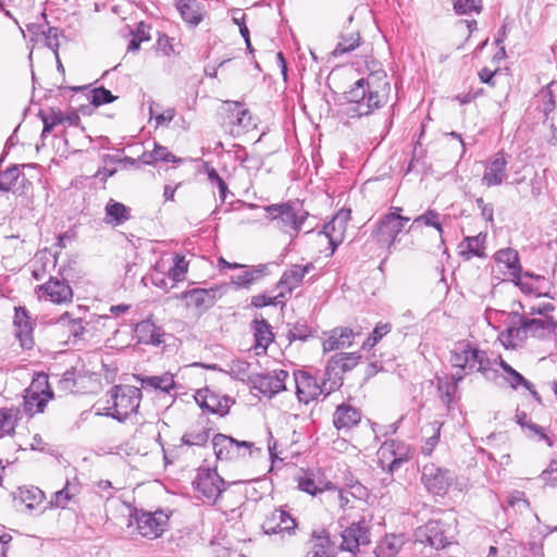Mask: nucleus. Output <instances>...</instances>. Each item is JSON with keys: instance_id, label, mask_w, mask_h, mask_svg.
Returning a JSON list of instances; mask_svg holds the SVG:
<instances>
[{"instance_id": "ea45409f", "label": "nucleus", "mask_w": 557, "mask_h": 557, "mask_svg": "<svg viewBox=\"0 0 557 557\" xmlns=\"http://www.w3.org/2000/svg\"><path fill=\"white\" fill-rule=\"evenodd\" d=\"M228 106L227 119L230 122L239 127L248 128L251 125V114L249 110L239 102H230Z\"/></svg>"}, {"instance_id": "c756f323", "label": "nucleus", "mask_w": 557, "mask_h": 557, "mask_svg": "<svg viewBox=\"0 0 557 557\" xmlns=\"http://www.w3.org/2000/svg\"><path fill=\"white\" fill-rule=\"evenodd\" d=\"M355 333L348 327H336L330 336L323 342L324 352L342 349L351 346Z\"/></svg>"}, {"instance_id": "69168bd1", "label": "nucleus", "mask_w": 557, "mask_h": 557, "mask_svg": "<svg viewBox=\"0 0 557 557\" xmlns=\"http://www.w3.org/2000/svg\"><path fill=\"white\" fill-rule=\"evenodd\" d=\"M21 175V171L16 165H13L7 169L2 174L0 181L4 186L8 187V191L15 185L18 176Z\"/></svg>"}, {"instance_id": "774afa93", "label": "nucleus", "mask_w": 557, "mask_h": 557, "mask_svg": "<svg viewBox=\"0 0 557 557\" xmlns=\"http://www.w3.org/2000/svg\"><path fill=\"white\" fill-rule=\"evenodd\" d=\"M59 386L64 392H73L76 386L75 371L73 369L66 370L61 379H59Z\"/></svg>"}, {"instance_id": "ddd939ff", "label": "nucleus", "mask_w": 557, "mask_h": 557, "mask_svg": "<svg viewBox=\"0 0 557 557\" xmlns=\"http://www.w3.org/2000/svg\"><path fill=\"white\" fill-rule=\"evenodd\" d=\"M213 450L219 460H232L245 456L246 451L250 454L253 446L251 442H239L224 434H215L212 440Z\"/></svg>"}, {"instance_id": "2f4dec72", "label": "nucleus", "mask_w": 557, "mask_h": 557, "mask_svg": "<svg viewBox=\"0 0 557 557\" xmlns=\"http://www.w3.org/2000/svg\"><path fill=\"white\" fill-rule=\"evenodd\" d=\"M240 270L242 271L238 274L231 276V282L237 287H249L264 276L267 267L263 264L251 268L243 265Z\"/></svg>"}, {"instance_id": "6e6d98bb", "label": "nucleus", "mask_w": 557, "mask_h": 557, "mask_svg": "<svg viewBox=\"0 0 557 557\" xmlns=\"http://www.w3.org/2000/svg\"><path fill=\"white\" fill-rule=\"evenodd\" d=\"M149 156L154 162H181V159L176 158L172 152H170L166 147H163L157 143H154V148Z\"/></svg>"}, {"instance_id": "5701e85b", "label": "nucleus", "mask_w": 557, "mask_h": 557, "mask_svg": "<svg viewBox=\"0 0 557 557\" xmlns=\"http://www.w3.org/2000/svg\"><path fill=\"white\" fill-rule=\"evenodd\" d=\"M135 380L140 384V391L170 394L171 391L176 388V382L171 372H164L160 375L136 374Z\"/></svg>"}, {"instance_id": "58836bf2", "label": "nucleus", "mask_w": 557, "mask_h": 557, "mask_svg": "<svg viewBox=\"0 0 557 557\" xmlns=\"http://www.w3.org/2000/svg\"><path fill=\"white\" fill-rule=\"evenodd\" d=\"M525 326L529 334L532 336L542 337L544 331L557 334V322L553 317H546L545 319H524Z\"/></svg>"}, {"instance_id": "f257e3e1", "label": "nucleus", "mask_w": 557, "mask_h": 557, "mask_svg": "<svg viewBox=\"0 0 557 557\" xmlns=\"http://www.w3.org/2000/svg\"><path fill=\"white\" fill-rule=\"evenodd\" d=\"M391 94V84L384 71H374L354 83L344 94L342 112L349 119L362 117L383 108Z\"/></svg>"}, {"instance_id": "680f3d73", "label": "nucleus", "mask_w": 557, "mask_h": 557, "mask_svg": "<svg viewBox=\"0 0 557 557\" xmlns=\"http://www.w3.org/2000/svg\"><path fill=\"white\" fill-rule=\"evenodd\" d=\"M442 425L443 424L437 421L432 423L433 434L425 441L424 445L421 448L422 453L425 456L431 455L434 447L437 445Z\"/></svg>"}, {"instance_id": "bf43d9fd", "label": "nucleus", "mask_w": 557, "mask_h": 557, "mask_svg": "<svg viewBox=\"0 0 557 557\" xmlns=\"http://www.w3.org/2000/svg\"><path fill=\"white\" fill-rule=\"evenodd\" d=\"M208 180L212 185H215L219 189V196L221 201H225L228 188L226 183L223 181V178L219 175L215 169L210 168L207 171Z\"/></svg>"}, {"instance_id": "4d7b16f0", "label": "nucleus", "mask_w": 557, "mask_h": 557, "mask_svg": "<svg viewBox=\"0 0 557 557\" xmlns=\"http://www.w3.org/2000/svg\"><path fill=\"white\" fill-rule=\"evenodd\" d=\"M61 35V30L58 27H48L44 30L45 45L54 52L55 58H58V51L60 47L59 37Z\"/></svg>"}, {"instance_id": "4c0bfd02", "label": "nucleus", "mask_w": 557, "mask_h": 557, "mask_svg": "<svg viewBox=\"0 0 557 557\" xmlns=\"http://www.w3.org/2000/svg\"><path fill=\"white\" fill-rule=\"evenodd\" d=\"M486 235L482 233L476 236L466 237L459 245L460 253L470 259L472 257H484V240Z\"/></svg>"}, {"instance_id": "bb28decb", "label": "nucleus", "mask_w": 557, "mask_h": 557, "mask_svg": "<svg viewBox=\"0 0 557 557\" xmlns=\"http://www.w3.org/2000/svg\"><path fill=\"white\" fill-rule=\"evenodd\" d=\"M360 420V411L346 403L338 405L333 414V423L337 430H350L356 426Z\"/></svg>"}, {"instance_id": "9b49d317", "label": "nucleus", "mask_w": 557, "mask_h": 557, "mask_svg": "<svg viewBox=\"0 0 557 557\" xmlns=\"http://www.w3.org/2000/svg\"><path fill=\"white\" fill-rule=\"evenodd\" d=\"M455 475L447 469L437 467L434 463L423 466L421 481L428 492L433 495H444L451 485Z\"/></svg>"}, {"instance_id": "c85d7f7f", "label": "nucleus", "mask_w": 557, "mask_h": 557, "mask_svg": "<svg viewBox=\"0 0 557 557\" xmlns=\"http://www.w3.org/2000/svg\"><path fill=\"white\" fill-rule=\"evenodd\" d=\"M311 543V548L306 554V557H333L335 550L334 543L325 530L313 531Z\"/></svg>"}, {"instance_id": "1a4fd4ad", "label": "nucleus", "mask_w": 557, "mask_h": 557, "mask_svg": "<svg viewBox=\"0 0 557 557\" xmlns=\"http://www.w3.org/2000/svg\"><path fill=\"white\" fill-rule=\"evenodd\" d=\"M327 379L319 384L312 375L305 371H297L294 373V383L296 386V394L299 401L308 404L318 398L320 395H329L337 385L335 381L327 387Z\"/></svg>"}, {"instance_id": "f3484780", "label": "nucleus", "mask_w": 557, "mask_h": 557, "mask_svg": "<svg viewBox=\"0 0 557 557\" xmlns=\"http://www.w3.org/2000/svg\"><path fill=\"white\" fill-rule=\"evenodd\" d=\"M370 543L369 529L364 521H359L347 527L342 532L341 549L349 552V557H355L361 545Z\"/></svg>"}, {"instance_id": "6e6552de", "label": "nucleus", "mask_w": 557, "mask_h": 557, "mask_svg": "<svg viewBox=\"0 0 557 557\" xmlns=\"http://www.w3.org/2000/svg\"><path fill=\"white\" fill-rule=\"evenodd\" d=\"M400 212L401 208L394 207L379 221L374 236L381 246L389 248L409 221V218L401 216Z\"/></svg>"}, {"instance_id": "a19ab883", "label": "nucleus", "mask_w": 557, "mask_h": 557, "mask_svg": "<svg viewBox=\"0 0 557 557\" xmlns=\"http://www.w3.org/2000/svg\"><path fill=\"white\" fill-rule=\"evenodd\" d=\"M404 545L403 535H387L377 546L375 554L377 557H395Z\"/></svg>"}, {"instance_id": "f8f14e48", "label": "nucleus", "mask_w": 557, "mask_h": 557, "mask_svg": "<svg viewBox=\"0 0 557 557\" xmlns=\"http://www.w3.org/2000/svg\"><path fill=\"white\" fill-rule=\"evenodd\" d=\"M53 397L52 391L49 388L48 379L42 375L35 380L24 399V410L29 416L42 412L47 403Z\"/></svg>"}, {"instance_id": "423d86ee", "label": "nucleus", "mask_w": 557, "mask_h": 557, "mask_svg": "<svg viewBox=\"0 0 557 557\" xmlns=\"http://www.w3.org/2000/svg\"><path fill=\"white\" fill-rule=\"evenodd\" d=\"M169 522V515L163 510H157L154 512L135 510L131 515L129 524L135 523L137 532L146 539L154 540L160 537Z\"/></svg>"}, {"instance_id": "393cba45", "label": "nucleus", "mask_w": 557, "mask_h": 557, "mask_svg": "<svg viewBox=\"0 0 557 557\" xmlns=\"http://www.w3.org/2000/svg\"><path fill=\"white\" fill-rule=\"evenodd\" d=\"M15 337L23 349H30L34 345L33 324L25 308H15L14 315Z\"/></svg>"}, {"instance_id": "79ce46f5", "label": "nucleus", "mask_w": 557, "mask_h": 557, "mask_svg": "<svg viewBox=\"0 0 557 557\" xmlns=\"http://www.w3.org/2000/svg\"><path fill=\"white\" fill-rule=\"evenodd\" d=\"M210 437V429L202 426H194L185 432L181 438L183 445L186 446H205Z\"/></svg>"}, {"instance_id": "cd10ccee", "label": "nucleus", "mask_w": 557, "mask_h": 557, "mask_svg": "<svg viewBox=\"0 0 557 557\" xmlns=\"http://www.w3.org/2000/svg\"><path fill=\"white\" fill-rule=\"evenodd\" d=\"M313 269L314 265L311 262L305 265L294 264L289 269L284 271L281 280L277 283V286L283 289H286L288 293H292L301 284L305 275Z\"/></svg>"}, {"instance_id": "e433bc0d", "label": "nucleus", "mask_w": 557, "mask_h": 557, "mask_svg": "<svg viewBox=\"0 0 557 557\" xmlns=\"http://www.w3.org/2000/svg\"><path fill=\"white\" fill-rule=\"evenodd\" d=\"M55 324L58 327L66 331L70 337H73L74 341L81 339L85 331L83 320L79 318H73L70 312L61 314L57 319Z\"/></svg>"}, {"instance_id": "864d4df0", "label": "nucleus", "mask_w": 557, "mask_h": 557, "mask_svg": "<svg viewBox=\"0 0 557 557\" xmlns=\"http://www.w3.org/2000/svg\"><path fill=\"white\" fill-rule=\"evenodd\" d=\"M458 383L454 381V383L443 382L438 381V392L441 393V400L446 406V408L449 410L453 403H454V394L456 392V386Z\"/></svg>"}, {"instance_id": "9d476101", "label": "nucleus", "mask_w": 557, "mask_h": 557, "mask_svg": "<svg viewBox=\"0 0 557 557\" xmlns=\"http://www.w3.org/2000/svg\"><path fill=\"white\" fill-rule=\"evenodd\" d=\"M225 482L215 470L205 469L197 474L194 486L198 497L214 504L224 488Z\"/></svg>"}, {"instance_id": "412c9836", "label": "nucleus", "mask_w": 557, "mask_h": 557, "mask_svg": "<svg viewBox=\"0 0 557 557\" xmlns=\"http://www.w3.org/2000/svg\"><path fill=\"white\" fill-rule=\"evenodd\" d=\"M195 400L201 409L210 413H215L221 417L228 413L230 398L226 396L219 397L208 388L198 389L195 395Z\"/></svg>"}, {"instance_id": "de8ad7c7", "label": "nucleus", "mask_w": 557, "mask_h": 557, "mask_svg": "<svg viewBox=\"0 0 557 557\" xmlns=\"http://www.w3.org/2000/svg\"><path fill=\"white\" fill-rule=\"evenodd\" d=\"M392 330L391 323L379 322L374 330L369 334L368 338L363 342L362 348L372 349L385 335Z\"/></svg>"}, {"instance_id": "37998d69", "label": "nucleus", "mask_w": 557, "mask_h": 557, "mask_svg": "<svg viewBox=\"0 0 557 557\" xmlns=\"http://www.w3.org/2000/svg\"><path fill=\"white\" fill-rule=\"evenodd\" d=\"M420 225L434 227L440 234L441 245L444 246L441 215L435 210L429 209L423 214L417 216L413 220L410 230Z\"/></svg>"}, {"instance_id": "8fccbe9b", "label": "nucleus", "mask_w": 557, "mask_h": 557, "mask_svg": "<svg viewBox=\"0 0 557 557\" xmlns=\"http://www.w3.org/2000/svg\"><path fill=\"white\" fill-rule=\"evenodd\" d=\"M16 411L14 409H0V433L10 434L14 431L16 422Z\"/></svg>"}, {"instance_id": "2eb2a0df", "label": "nucleus", "mask_w": 557, "mask_h": 557, "mask_svg": "<svg viewBox=\"0 0 557 557\" xmlns=\"http://www.w3.org/2000/svg\"><path fill=\"white\" fill-rule=\"evenodd\" d=\"M529 331L524 318L518 312L508 313L507 327L499 333L498 339L506 349H516L528 337Z\"/></svg>"}, {"instance_id": "4be33fe9", "label": "nucleus", "mask_w": 557, "mask_h": 557, "mask_svg": "<svg viewBox=\"0 0 557 557\" xmlns=\"http://www.w3.org/2000/svg\"><path fill=\"white\" fill-rule=\"evenodd\" d=\"M494 260L499 272L504 274V280L518 278V274L521 273V265L517 250L512 248L500 249L494 255Z\"/></svg>"}, {"instance_id": "49530a36", "label": "nucleus", "mask_w": 557, "mask_h": 557, "mask_svg": "<svg viewBox=\"0 0 557 557\" xmlns=\"http://www.w3.org/2000/svg\"><path fill=\"white\" fill-rule=\"evenodd\" d=\"M187 271L188 263L185 260V257L175 255L174 264L169 269L168 277L173 282V284H175L185 280Z\"/></svg>"}, {"instance_id": "b1692460", "label": "nucleus", "mask_w": 557, "mask_h": 557, "mask_svg": "<svg viewBox=\"0 0 557 557\" xmlns=\"http://www.w3.org/2000/svg\"><path fill=\"white\" fill-rule=\"evenodd\" d=\"M262 527L268 534L287 533L290 535L297 524L295 519L287 511L275 509L267 517Z\"/></svg>"}, {"instance_id": "39448f33", "label": "nucleus", "mask_w": 557, "mask_h": 557, "mask_svg": "<svg viewBox=\"0 0 557 557\" xmlns=\"http://www.w3.org/2000/svg\"><path fill=\"white\" fill-rule=\"evenodd\" d=\"M448 524L437 520H431L414 531L416 544H421L432 550L445 549L454 543L449 534Z\"/></svg>"}, {"instance_id": "e2e57ef3", "label": "nucleus", "mask_w": 557, "mask_h": 557, "mask_svg": "<svg viewBox=\"0 0 557 557\" xmlns=\"http://www.w3.org/2000/svg\"><path fill=\"white\" fill-rule=\"evenodd\" d=\"M554 86L557 85L555 83H552L547 85L545 90L542 91L544 98H546V100H544L542 104V112L544 113L545 116H548L555 110L556 107V102L554 99V90L552 89Z\"/></svg>"}, {"instance_id": "f704fd0d", "label": "nucleus", "mask_w": 557, "mask_h": 557, "mask_svg": "<svg viewBox=\"0 0 557 557\" xmlns=\"http://www.w3.org/2000/svg\"><path fill=\"white\" fill-rule=\"evenodd\" d=\"M104 210V221L108 224L121 225L131 218L129 208L121 202L114 201L113 199L106 205Z\"/></svg>"}, {"instance_id": "c9c22d12", "label": "nucleus", "mask_w": 557, "mask_h": 557, "mask_svg": "<svg viewBox=\"0 0 557 557\" xmlns=\"http://www.w3.org/2000/svg\"><path fill=\"white\" fill-rule=\"evenodd\" d=\"M135 333L140 343L159 345L163 342L159 329L150 320L137 323Z\"/></svg>"}, {"instance_id": "0eeeda50", "label": "nucleus", "mask_w": 557, "mask_h": 557, "mask_svg": "<svg viewBox=\"0 0 557 557\" xmlns=\"http://www.w3.org/2000/svg\"><path fill=\"white\" fill-rule=\"evenodd\" d=\"M412 449L404 442L396 440L385 441L377 450L379 462L383 470L393 473L398 470L403 463L409 461L412 457Z\"/></svg>"}, {"instance_id": "13d9d810", "label": "nucleus", "mask_w": 557, "mask_h": 557, "mask_svg": "<svg viewBox=\"0 0 557 557\" xmlns=\"http://www.w3.org/2000/svg\"><path fill=\"white\" fill-rule=\"evenodd\" d=\"M74 495L75 492L72 491L67 482L62 490L54 493L51 499V504L55 507L65 508L69 502L74 497Z\"/></svg>"}, {"instance_id": "dca6fc26", "label": "nucleus", "mask_w": 557, "mask_h": 557, "mask_svg": "<svg viewBox=\"0 0 557 557\" xmlns=\"http://www.w3.org/2000/svg\"><path fill=\"white\" fill-rule=\"evenodd\" d=\"M350 210H339L333 219L324 224L323 230L319 232V235H323L329 239L331 246V253L335 251L338 245L344 240L348 221L350 220Z\"/></svg>"}, {"instance_id": "f03ea898", "label": "nucleus", "mask_w": 557, "mask_h": 557, "mask_svg": "<svg viewBox=\"0 0 557 557\" xmlns=\"http://www.w3.org/2000/svg\"><path fill=\"white\" fill-rule=\"evenodd\" d=\"M449 362L457 370L451 376L456 383L462 381L466 375L476 372L487 375L492 368V360L487 352L468 341H459L454 344Z\"/></svg>"}, {"instance_id": "aec40b11", "label": "nucleus", "mask_w": 557, "mask_h": 557, "mask_svg": "<svg viewBox=\"0 0 557 557\" xmlns=\"http://www.w3.org/2000/svg\"><path fill=\"white\" fill-rule=\"evenodd\" d=\"M360 360V356L356 352H341L334 355L327 362L326 369H325V375L327 376V380L331 381L334 379V381L337 383L336 380H341V374L352 370Z\"/></svg>"}, {"instance_id": "6ab92c4d", "label": "nucleus", "mask_w": 557, "mask_h": 557, "mask_svg": "<svg viewBox=\"0 0 557 557\" xmlns=\"http://www.w3.org/2000/svg\"><path fill=\"white\" fill-rule=\"evenodd\" d=\"M215 288H193L183 292L177 298L185 301L187 308H193L198 311H206L214 306L216 299Z\"/></svg>"}, {"instance_id": "5fc2aeb1", "label": "nucleus", "mask_w": 557, "mask_h": 557, "mask_svg": "<svg viewBox=\"0 0 557 557\" xmlns=\"http://www.w3.org/2000/svg\"><path fill=\"white\" fill-rule=\"evenodd\" d=\"M44 128L41 137H46L54 126L64 123L63 113L61 111H52L48 115H42Z\"/></svg>"}, {"instance_id": "c03bdc74", "label": "nucleus", "mask_w": 557, "mask_h": 557, "mask_svg": "<svg viewBox=\"0 0 557 557\" xmlns=\"http://www.w3.org/2000/svg\"><path fill=\"white\" fill-rule=\"evenodd\" d=\"M44 493L38 487H20L17 490L16 499H20L21 503L25 504L28 509L35 508L37 505L41 504L44 500Z\"/></svg>"}, {"instance_id": "20e7f679", "label": "nucleus", "mask_w": 557, "mask_h": 557, "mask_svg": "<svg viewBox=\"0 0 557 557\" xmlns=\"http://www.w3.org/2000/svg\"><path fill=\"white\" fill-rule=\"evenodd\" d=\"M109 395L112 406L108 408L110 411L107 414L120 422L137 412L143 396L140 388L131 385H115Z\"/></svg>"}, {"instance_id": "72a5a7b5", "label": "nucleus", "mask_w": 557, "mask_h": 557, "mask_svg": "<svg viewBox=\"0 0 557 557\" xmlns=\"http://www.w3.org/2000/svg\"><path fill=\"white\" fill-rule=\"evenodd\" d=\"M361 44V37L357 30H348L342 33L338 37V42L332 51V55L337 58L345 53H349L357 49Z\"/></svg>"}, {"instance_id": "338daca9", "label": "nucleus", "mask_w": 557, "mask_h": 557, "mask_svg": "<svg viewBox=\"0 0 557 557\" xmlns=\"http://www.w3.org/2000/svg\"><path fill=\"white\" fill-rule=\"evenodd\" d=\"M508 505L512 508L528 509L530 503L525 498V494L521 491H513L508 496Z\"/></svg>"}, {"instance_id": "a18cd8bd", "label": "nucleus", "mask_w": 557, "mask_h": 557, "mask_svg": "<svg viewBox=\"0 0 557 557\" xmlns=\"http://www.w3.org/2000/svg\"><path fill=\"white\" fill-rule=\"evenodd\" d=\"M298 487L300 491L314 496L331 490V483H323L322 481L315 482L311 476L305 475L298 479Z\"/></svg>"}, {"instance_id": "4468645a", "label": "nucleus", "mask_w": 557, "mask_h": 557, "mask_svg": "<svg viewBox=\"0 0 557 557\" xmlns=\"http://www.w3.org/2000/svg\"><path fill=\"white\" fill-rule=\"evenodd\" d=\"M289 374L285 370H274L268 373H259L250 376L252 387L268 397H273L286 389L285 382Z\"/></svg>"}, {"instance_id": "7c9ffc66", "label": "nucleus", "mask_w": 557, "mask_h": 557, "mask_svg": "<svg viewBox=\"0 0 557 557\" xmlns=\"http://www.w3.org/2000/svg\"><path fill=\"white\" fill-rule=\"evenodd\" d=\"M252 329L256 339L255 349L259 355L261 351L264 352L268 346L272 343L274 335L271 330V325L263 319L256 318L252 321Z\"/></svg>"}, {"instance_id": "7ed1b4c3", "label": "nucleus", "mask_w": 557, "mask_h": 557, "mask_svg": "<svg viewBox=\"0 0 557 557\" xmlns=\"http://www.w3.org/2000/svg\"><path fill=\"white\" fill-rule=\"evenodd\" d=\"M264 211L275 227L290 237L298 236L310 219V214L297 201L269 205Z\"/></svg>"}, {"instance_id": "603ef678", "label": "nucleus", "mask_w": 557, "mask_h": 557, "mask_svg": "<svg viewBox=\"0 0 557 557\" xmlns=\"http://www.w3.org/2000/svg\"><path fill=\"white\" fill-rule=\"evenodd\" d=\"M88 98L95 107H99L101 104L112 102L116 97H114L111 91L104 87H98L89 90Z\"/></svg>"}, {"instance_id": "052dcab7", "label": "nucleus", "mask_w": 557, "mask_h": 557, "mask_svg": "<svg viewBox=\"0 0 557 557\" xmlns=\"http://www.w3.org/2000/svg\"><path fill=\"white\" fill-rule=\"evenodd\" d=\"M149 280L151 281V283L154 286L162 288L164 290H169L170 288L174 287V284L169 285L170 278L168 277V274H165L164 271L159 270L158 264L154 267V269L149 274Z\"/></svg>"}, {"instance_id": "a878e982", "label": "nucleus", "mask_w": 557, "mask_h": 557, "mask_svg": "<svg viewBox=\"0 0 557 557\" xmlns=\"http://www.w3.org/2000/svg\"><path fill=\"white\" fill-rule=\"evenodd\" d=\"M39 289L45 297L55 304L70 302L73 298V290L64 280L50 278Z\"/></svg>"}, {"instance_id": "a211bd4d", "label": "nucleus", "mask_w": 557, "mask_h": 557, "mask_svg": "<svg viewBox=\"0 0 557 557\" xmlns=\"http://www.w3.org/2000/svg\"><path fill=\"white\" fill-rule=\"evenodd\" d=\"M507 154L504 151L494 154L485 164L482 184L486 187L502 185L507 177Z\"/></svg>"}, {"instance_id": "473e14b6", "label": "nucleus", "mask_w": 557, "mask_h": 557, "mask_svg": "<svg viewBox=\"0 0 557 557\" xmlns=\"http://www.w3.org/2000/svg\"><path fill=\"white\" fill-rule=\"evenodd\" d=\"M175 7L182 18L191 26H197L202 21V13L196 0H176Z\"/></svg>"}, {"instance_id": "3c124183", "label": "nucleus", "mask_w": 557, "mask_h": 557, "mask_svg": "<svg viewBox=\"0 0 557 557\" xmlns=\"http://www.w3.org/2000/svg\"><path fill=\"white\" fill-rule=\"evenodd\" d=\"M505 380L510 385L511 388L518 389L520 386L524 388L531 387V382H529L522 374L516 371L511 366H507L505 368Z\"/></svg>"}, {"instance_id": "0e129e2a", "label": "nucleus", "mask_w": 557, "mask_h": 557, "mask_svg": "<svg viewBox=\"0 0 557 557\" xmlns=\"http://www.w3.org/2000/svg\"><path fill=\"white\" fill-rule=\"evenodd\" d=\"M329 497L331 500L335 502L339 508L346 509L349 506L350 498L349 493L343 490H337L335 486L331 485V490H329Z\"/></svg>"}, {"instance_id": "09e8293b", "label": "nucleus", "mask_w": 557, "mask_h": 557, "mask_svg": "<svg viewBox=\"0 0 557 557\" xmlns=\"http://www.w3.org/2000/svg\"><path fill=\"white\" fill-rule=\"evenodd\" d=\"M482 9V0H454V10L459 15L479 14Z\"/></svg>"}]
</instances>
